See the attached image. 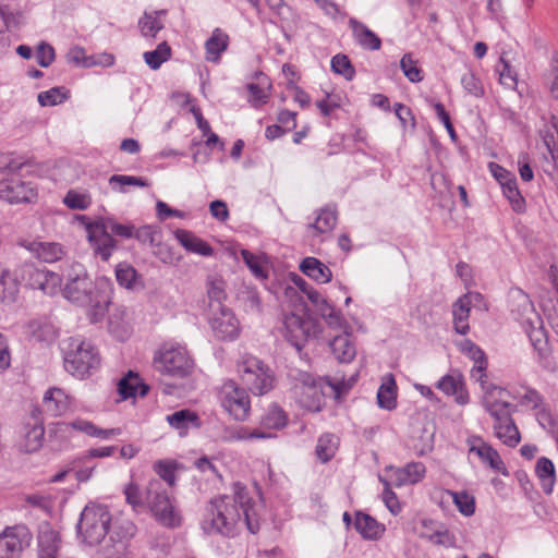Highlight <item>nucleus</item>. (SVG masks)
<instances>
[{
	"label": "nucleus",
	"mask_w": 558,
	"mask_h": 558,
	"mask_svg": "<svg viewBox=\"0 0 558 558\" xmlns=\"http://www.w3.org/2000/svg\"><path fill=\"white\" fill-rule=\"evenodd\" d=\"M396 389L397 385L393 376L391 374L387 375L377 392V402L380 408L386 410H392L396 408Z\"/></svg>",
	"instance_id": "obj_33"
},
{
	"label": "nucleus",
	"mask_w": 558,
	"mask_h": 558,
	"mask_svg": "<svg viewBox=\"0 0 558 558\" xmlns=\"http://www.w3.org/2000/svg\"><path fill=\"white\" fill-rule=\"evenodd\" d=\"M63 203L70 209L85 210L90 206L92 198H90L89 194H87V193H80L74 190H70L65 194V196L63 198Z\"/></svg>",
	"instance_id": "obj_53"
},
{
	"label": "nucleus",
	"mask_w": 558,
	"mask_h": 558,
	"mask_svg": "<svg viewBox=\"0 0 558 558\" xmlns=\"http://www.w3.org/2000/svg\"><path fill=\"white\" fill-rule=\"evenodd\" d=\"M207 296L209 299L211 310L225 307L222 302L226 300L227 294L225 290V281L221 279H209L207 281Z\"/></svg>",
	"instance_id": "obj_42"
},
{
	"label": "nucleus",
	"mask_w": 558,
	"mask_h": 558,
	"mask_svg": "<svg viewBox=\"0 0 558 558\" xmlns=\"http://www.w3.org/2000/svg\"><path fill=\"white\" fill-rule=\"evenodd\" d=\"M59 534L47 527L38 535V558H58Z\"/></svg>",
	"instance_id": "obj_26"
},
{
	"label": "nucleus",
	"mask_w": 558,
	"mask_h": 558,
	"mask_svg": "<svg viewBox=\"0 0 558 558\" xmlns=\"http://www.w3.org/2000/svg\"><path fill=\"white\" fill-rule=\"evenodd\" d=\"M229 37L220 28H215L211 36L206 40L205 48L208 61H218L220 54L227 50Z\"/></svg>",
	"instance_id": "obj_29"
},
{
	"label": "nucleus",
	"mask_w": 558,
	"mask_h": 558,
	"mask_svg": "<svg viewBox=\"0 0 558 558\" xmlns=\"http://www.w3.org/2000/svg\"><path fill=\"white\" fill-rule=\"evenodd\" d=\"M349 27L352 31L355 41L365 50H379L381 47L380 38L371 31L365 24L354 17L349 19Z\"/></svg>",
	"instance_id": "obj_19"
},
{
	"label": "nucleus",
	"mask_w": 558,
	"mask_h": 558,
	"mask_svg": "<svg viewBox=\"0 0 558 558\" xmlns=\"http://www.w3.org/2000/svg\"><path fill=\"white\" fill-rule=\"evenodd\" d=\"M155 473L159 476V481L162 483L166 482L170 487L175 484V463L171 461L158 460L154 463L153 466Z\"/></svg>",
	"instance_id": "obj_52"
},
{
	"label": "nucleus",
	"mask_w": 558,
	"mask_h": 558,
	"mask_svg": "<svg viewBox=\"0 0 558 558\" xmlns=\"http://www.w3.org/2000/svg\"><path fill=\"white\" fill-rule=\"evenodd\" d=\"M134 228L133 225L119 223L111 218H100L88 225V240L95 254L107 262L117 248V242L112 234L123 239H132Z\"/></svg>",
	"instance_id": "obj_4"
},
{
	"label": "nucleus",
	"mask_w": 558,
	"mask_h": 558,
	"mask_svg": "<svg viewBox=\"0 0 558 558\" xmlns=\"http://www.w3.org/2000/svg\"><path fill=\"white\" fill-rule=\"evenodd\" d=\"M500 65L501 69H498L500 83L509 88H514L517 85L515 72L504 57L500 58Z\"/></svg>",
	"instance_id": "obj_60"
},
{
	"label": "nucleus",
	"mask_w": 558,
	"mask_h": 558,
	"mask_svg": "<svg viewBox=\"0 0 558 558\" xmlns=\"http://www.w3.org/2000/svg\"><path fill=\"white\" fill-rule=\"evenodd\" d=\"M535 416L538 424L558 441V416L545 404L536 410Z\"/></svg>",
	"instance_id": "obj_44"
},
{
	"label": "nucleus",
	"mask_w": 558,
	"mask_h": 558,
	"mask_svg": "<svg viewBox=\"0 0 558 558\" xmlns=\"http://www.w3.org/2000/svg\"><path fill=\"white\" fill-rule=\"evenodd\" d=\"M171 57V48L167 41L160 43L155 50L146 51L143 58L151 70H158Z\"/></svg>",
	"instance_id": "obj_38"
},
{
	"label": "nucleus",
	"mask_w": 558,
	"mask_h": 558,
	"mask_svg": "<svg viewBox=\"0 0 558 558\" xmlns=\"http://www.w3.org/2000/svg\"><path fill=\"white\" fill-rule=\"evenodd\" d=\"M69 407V399L65 392L60 388L49 389L43 399V409L51 416L63 414Z\"/></svg>",
	"instance_id": "obj_21"
},
{
	"label": "nucleus",
	"mask_w": 558,
	"mask_h": 558,
	"mask_svg": "<svg viewBox=\"0 0 558 558\" xmlns=\"http://www.w3.org/2000/svg\"><path fill=\"white\" fill-rule=\"evenodd\" d=\"M326 384L332 389L336 399H341L354 386L357 380V375H352L348 379L339 377H326Z\"/></svg>",
	"instance_id": "obj_49"
},
{
	"label": "nucleus",
	"mask_w": 558,
	"mask_h": 558,
	"mask_svg": "<svg viewBox=\"0 0 558 558\" xmlns=\"http://www.w3.org/2000/svg\"><path fill=\"white\" fill-rule=\"evenodd\" d=\"M136 269L128 263H120L116 267V278L121 287L134 289L137 281Z\"/></svg>",
	"instance_id": "obj_46"
},
{
	"label": "nucleus",
	"mask_w": 558,
	"mask_h": 558,
	"mask_svg": "<svg viewBox=\"0 0 558 558\" xmlns=\"http://www.w3.org/2000/svg\"><path fill=\"white\" fill-rule=\"evenodd\" d=\"M21 245L44 263H54L60 260L65 254L63 246L57 242L34 240L23 241L21 242Z\"/></svg>",
	"instance_id": "obj_17"
},
{
	"label": "nucleus",
	"mask_w": 558,
	"mask_h": 558,
	"mask_svg": "<svg viewBox=\"0 0 558 558\" xmlns=\"http://www.w3.org/2000/svg\"><path fill=\"white\" fill-rule=\"evenodd\" d=\"M109 184L112 190L125 193V185L145 187L148 186V182L141 177L113 174L109 178Z\"/></svg>",
	"instance_id": "obj_48"
},
{
	"label": "nucleus",
	"mask_w": 558,
	"mask_h": 558,
	"mask_svg": "<svg viewBox=\"0 0 558 558\" xmlns=\"http://www.w3.org/2000/svg\"><path fill=\"white\" fill-rule=\"evenodd\" d=\"M243 307L246 312L259 314L262 312V301L258 293L254 290H248L242 298Z\"/></svg>",
	"instance_id": "obj_64"
},
{
	"label": "nucleus",
	"mask_w": 558,
	"mask_h": 558,
	"mask_svg": "<svg viewBox=\"0 0 558 558\" xmlns=\"http://www.w3.org/2000/svg\"><path fill=\"white\" fill-rule=\"evenodd\" d=\"M175 236L180 244L189 252L199 254L202 256H211L214 254L213 247L197 238L192 232L186 230H178Z\"/></svg>",
	"instance_id": "obj_25"
},
{
	"label": "nucleus",
	"mask_w": 558,
	"mask_h": 558,
	"mask_svg": "<svg viewBox=\"0 0 558 558\" xmlns=\"http://www.w3.org/2000/svg\"><path fill=\"white\" fill-rule=\"evenodd\" d=\"M450 495L452 496L453 502L458 507L459 511L469 517L472 515L475 511V501L472 496L466 494L465 492L461 493H453L450 492Z\"/></svg>",
	"instance_id": "obj_57"
},
{
	"label": "nucleus",
	"mask_w": 558,
	"mask_h": 558,
	"mask_svg": "<svg viewBox=\"0 0 558 558\" xmlns=\"http://www.w3.org/2000/svg\"><path fill=\"white\" fill-rule=\"evenodd\" d=\"M487 364V359L476 361L471 369V378L481 385L483 392L487 390V387L494 386L493 384H488L486 380Z\"/></svg>",
	"instance_id": "obj_59"
},
{
	"label": "nucleus",
	"mask_w": 558,
	"mask_h": 558,
	"mask_svg": "<svg viewBox=\"0 0 558 558\" xmlns=\"http://www.w3.org/2000/svg\"><path fill=\"white\" fill-rule=\"evenodd\" d=\"M26 165L28 162L10 160L7 163H0V169L17 173ZM36 197L37 192L33 184L21 180L16 174L0 181V199L9 204L32 203Z\"/></svg>",
	"instance_id": "obj_8"
},
{
	"label": "nucleus",
	"mask_w": 558,
	"mask_h": 558,
	"mask_svg": "<svg viewBox=\"0 0 558 558\" xmlns=\"http://www.w3.org/2000/svg\"><path fill=\"white\" fill-rule=\"evenodd\" d=\"M31 542L32 534L25 525L5 527L0 533V558H21Z\"/></svg>",
	"instance_id": "obj_12"
},
{
	"label": "nucleus",
	"mask_w": 558,
	"mask_h": 558,
	"mask_svg": "<svg viewBox=\"0 0 558 558\" xmlns=\"http://www.w3.org/2000/svg\"><path fill=\"white\" fill-rule=\"evenodd\" d=\"M69 98V90L64 87H52L46 92H41L37 96L40 106H56L62 104Z\"/></svg>",
	"instance_id": "obj_47"
},
{
	"label": "nucleus",
	"mask_w": 558,
	"mask_h": 558,
	"mask_svg": "<svg viewBox=\"0 0 558 558\" xmlns=\"http://www.w3.org/2000/svg\"><path fill=\"white\" fill-rule=\"evenodd\" d=\"M511 300L513 301V305L518 304L521 317L524 319V324L533 325L534 323H541L539 316L535 313L533 303L531 302L529 295L524 293L522 290L517 289L511 292Z\"/></svg>",
	"instance_id": "obj_28"
},
{
	"label": "nucleus",
	"mask_w": 558,
	"mask_h": 558,
	"mask_svg": "<svg viewBox=\"0 0 558 558\" xmlns=\"http://www.w3.org/2000/svg\"><path fill=\"white\" fill-rule=\"evenodd\" d=\"M126 502L134 510L148 507L156 520L165 526L177 527L181 524V515L175 510L170 496L159 480H150L145 492L133 482L124 488Z\"/></svg>",
	"instance_id": "obj_2"
},
{
	"label": "nucleus",
	"mask_w": 558,
	"mask_h": 558,
	"mask_svg": "<svg viewBox=\"0 0 558 558\" xmlns=\"http://www.w3.org/2000/svg\"><path fill=\"white\" fill-rule=\"evenodd\" d=\"M494 429L496 437L505 445L515 447L520 442V433L511 415H508L505 421H495Z\"/></svg>",
	"instance_id": "obj_27"
},
{
	"label": "nucleus",
	"mask_w": 558,
	"mask_h": 558,
	"mask_svg": "<svg viewBox=\"0 0 558 558\" xmlns=\"http://www.w3.org/2000/svg\"><path fill=\"white\" fill-rule=\"evenodd\" d=\"M154 368L162 375L184 377L193 368V361L182 347L163 345L155 354Z\"/></svg>",
	"instance_id": "obj_9"
},
{
	"label": "nucleus",
	"mask_w": 558,
	"mask_h": 558,
	"mask_svg": "<svg viewBox=\"0 0 558 558\" xmlns=\"http://www.w3.org/2000/svg\"><path fill=\"white\" fill-rule=\"evenodd\" d=\"M283 329L286 339L296 350H301L310 335L311 322L294 313L284 315Z\"/></svg>",
	"instance_id": "obj_15"
},
{
	"label": "nucleus",
	"mask_w": 558,
	"mask_h": 558,
	"mask_svg": "<svg viewBox=\"0 0 558 558\" xmlns=\"http://www.w3.org/2000/svg\"><path fill=\"white\" fill-rule=\"evenodd\" d=\"M20 282L21 278L17 274V268L12 274L8 268L3 267L0 275V300L5 303L15 302L20 291Z\"/></svg>",
	"instance_id": "obj_20"
},
{
	"label": "nucleus",
	"mask_w": 558,
	"mask_h": 558,
	"mask_svg": "<svg viewBox=\"0 0 558 558\" xmlns=\"http://www.w3.org/2000/svg\"><path fill=\"white\" fill-rule=\"evenodd\" d=\"M165 14V10L145 12L143 17L138 21L142 35L145 37H156L157 33L163 28L160 16Z\"/></svg>",
	"instance_id": "obj_35"
},
{
	"label": "nucleus",
	"mask_w": 558,
	"mask_h": 558,
	"mask_svg": "<svg viewBox=\"0 0 558 558\" xmlns=\"http://www.w3.org/2000/svg\"><path fill=\"white\" fill-rule=\"evenodd\" d=\"M331 69L335 73L352 80L355 71L348 56L338 53L331 59Z\"/></svg>",
	"instance_id": "obj_54"
},
{
	"label": "nucleus",
	"mask_w": 558,
	"mask_h": 558,
	"mask_svg": "<svg viewBox=\"0 0 558 558\" xmlns=\"http://www.w3.org/2000/svg\"><path fill=\"white\" fill-rule=\"evenodd\" d=\"M247 89L250 92V102L252 106L259 108L267 102L269 94L258 84L250 83Z\"/></svg>",
	"instance_id": "obj_63"
},
{
	"label": "nucleus",
	"mask_w": 558,
	"mask_h": 558,
	"mask_svg": "<svg viewBox=\"0 0 558 558\" xmlns=\"http://www.w3.org/2000/svg\"><path fill=\"white\" fill-rule=\"evenodd\" d=\"M287 423L288 416L286 412L276 404L270 405L262 417V425L266 428L281 429Z\"/></svg>",
	"instance_id": "obj_40"
},
{
	"label": "nucleus",
	"mask_w": 558,
	"mask_h": 558,
	"mask_svg": "<svg viewBox=\"0 0 558 558\" xmlns=\"http://www.w3.org/2000/svg\"><path fill=\"white\" fill-rule=\"evenodd\" d=\"M293 386L294 395L302 407L313 412L322 410L323 395L315 384L313 376L306 372H298Z\"/></svg>",
	"instance_id": "obj_13"
},
{
	"label": "nucleus",
	"mask_w": 558,
	"mask_h": 558,
	"mask_svg": "<svg viewBox=\"0 0 558 558\" xmlns=\"http://www.w3.org/2000/svg\"><path fill=\"white\" fill-rule=\"evenodd\" d=\"M45 429L41 424H34L24 436L23 449L26 452H35L43 446Z\"/></svg>",
	"instance_id": "obj_43"
},
{
	"label": "nucleus",
	"mask_w": 558,
	"mask_h": 558,
	"mask_svg": "<svg viewBox=\"0 0 558 558\" xmlns=\"http://www.w3.org/2000/svg\"><path fill=\"white\" fill-rule=\"evenodd\" d=\"M338 447L339 438L335 434L325 433L317 440L315 454L320 462L326 463L335 457Z\"/></svg>",
	"instance_id": "obj_30"
},
{
	"label": "nucleus",
	"mask_w": 558,
	"mask_h": 558,
	"mask_svg": "<svg viewBox=\"0 0 558 558\" xmlns=\"http://www.w3.org/2000/svg\"><path fill=\"white\" fill-rule=\"evenodd\" d=\"M422 537H425L430 543L444 546V547H454L456 546V537L449 530L445 527H440L435 530L430 534H422Z\"/></svg>",
	"instance_id": "obj_55"
},
{
	"label": "nucleus",
	"mask_w": 558,
	"mask_h": 558,
	"mask_svg": "<svg viewBox=\"0 0 558 558\" xmlns=\"http://www.w3.org/2000/svg\"><path fill=\"white\" fill-rule=\"evenodd\" d=\"M242 257L246 266L250 268L252 274L258 279L267 278V270L264 268L258 256L248 252L247 250L242 251Z\"/></svg>",
	"instance_id": "obj_58"
},
{
	"label": "nucleus",
	"mask_w": 558,
	"mask_h": 558,
	"mask_svg": "<svg viewBox=\"0 0 558 558\" xmlns=\"http://www.w3.org/2000/svg\"><path fill=\"white\" fill-rule=\"evenodd\" d=\"M213 314L209 324L216 337L221 340H232L239 333V322L228 307L217 310Z\"/></svg>",
	"instance_id": "obj_16"
},
{
	"label": "nucleus",
	"mask_w": 558,
	"mask_h": 558,
	"mask_svg": "<svg viewBox=\"0 0 558 558\" xmlns=\"http://www.w3.org/2000/svg\"><path fill=\"white\" fill-rule=\"evenodd\" d=\"M21 281L32 289L43 291L47 295H54L61 287V277L48 269H40L33 263H23L17 267Z\"/></svg>",
	"instance_id": "obj_11"
},
{
	"label": "nucleus",
	"mask_w": 558,
	"mask_h": 558,
	"mask_svg": "<svg viewBox=\"0 0 558 558\" xmlns=\"http://www.w3.org/2000/svg\"><path fill=\"white\" fill-rule=\"evenodd\" d=\"M167 422L171 427L179 430H186L190 427L199 426V417L197 414L187 409L175 411L174 413L167 415Z\"/></svg>",
	"instance_id": "obj_34"
},
{
	"label": "nucleus",
	"mask_w": 558,
	"mask_h": 558,
	"mask_svg": "<svg viewBox=\"0 0 558 558\" xmlns=\"http://www.w3.org/2000/svg\"><path fill=\"white\" fill-rule=\"evenodd\" d=\"M233 495H220L211 498L206 506L202 527L207 534L232 536L236 526L243 522L252 534L259 531V518L255 502L248 496L247 488L240 482L232 486Z\"/></svg>",
	"instance_id": "obj_1"
},
{
	"label": "nucleus",
	"mask_w": 558,
	"mask_h": 558,
	"mask_svg": "<svg viewBox=\"0 0 558 558\" xmlns=\"http://www.w3.org/2000/svg\"><path fill=\"white\" fill-rule=\"evenodd\" d=\"M379 482H386L389 486L401 487L410 484L403 468H395L389 465L385 469V475H379Z\"/></svg>",
	"instance_id": "obj_51"
},
{
	"label": "nucleus",
	"mask_w": 558,
	"mask_h": 558,
	"mask_svg": "<svg viewBox=\"0 0 558 558\" xmlns=\"http://www.w3.org/2000/svg\"><path fill=\"white\" fill-rule=\"evenodd\" d=\"M468 444L470 446V452L476 453L477 457L493 470L505 473V464L499 453L481 437H470Z\"/></svg>",
	"instance_id": "obj_18"
},
{
	"label": "nucleus",
	"mask_w": 558,
	"mask_h": 558,
	"mask_svg": "<svg viewBox=\"0 0 558 558\" xmlns=\"http://www.w3.org/2000/svg\"><path fill=\"white\" fill-rule=\"evenodd\" d=\"M463 386L461 376L446 375L437 384V388L451 396Z\"/></svg>",
	"instance_id": "obj_62"
},
{
	"label": "nucleus",
	"mask_w": 558,
	"mask_h": 558,
	"mask_svg": "<svg viewBox=\"0 0 558 558\" xmlns=\"http://www.w3.org/2000/svg\"><path fill=\"white\" fill-rule=\"evenodd\" d=\"M238 373L242 383L254 395H265L274 388V373L256 356L245 354L238 362Z\"/></svg>",
	"instance_id": "obj_7"
},
{
	"label": "nucleus",
	"mask_w": 558,
	"mask_h": 558,
	"mask_svg": "<svg viewBox=\"0 0 558 558\" xmlns=\"http://www.w3.org/2000/svg\"><path fill=\"white\" fill-rule=\"evenodd\" d=\"M149 386L142 383L138 375L130 371L118 383V391L122 399H129L136 395L144 397L148 393Z\"/></svg>",
	"instance_id": "obj_23"
},
{
	"label": "nucleus",
	"mask_w": 558,
	"mask_h": 558,
	"mask_svg": "<svg viewBox=\"0 0 558 558\" xmlns=\"http://www.w3.org/2000/svg\"><path fill=\"white\" fill-rule=\"evenodd\" d=\"M538 133L547 149L556 147L558 145V119L554 116L549 120L543 119Z\"/></svg>",
	"instance_id": "obj_41"
},
{
	"label": "nucleus",
	"mask_w": 558,
	"mask_h": 558,
	"mask_svg": "<svg viewBox=\"0 0 558 558\" xmlns=\"http://www.w3.org/2000/svg\"><path fill=\"white\" fill-rule=\"evenodd\" d=\"M335 359L340 363H350L356 355V349L349 333L336 336L329 343Z\"/></svg>",
	"instance_id": "obj_22"
},
{
	"label": "nucleus",
	"mask_w": 558,
	"mask_h": 558,
	"mask_svg": "<svg viewBox=\"0 0 558 558\" xmlns=\"http://www.w3.org/2000/svg\"><path fill=\"white\" fill-rule=\"evenodd\" d=\"M536 474L539 477L542 488L545 494L553 492L555 483V466L554 463L545 457L538 459L536 463Z\"/></svg>",
	"instance_id": "obj_36"
},
{
	"label": "nucleus",
	"mask_w": 558,
	"mask_h": 558,
	"mask_svg": "<svg viewBox=\"0 0 558 558\" xmlns=\"http://www.w3.org/2000/svg\"><path fill=\"white\" fill-rule=\"evenodd\" d=\"M401 70L410 82L417 83L423 80L422 71L410 53H405L400 61Z\"/></svg>",
	"instance_id": "obj_56"
},
{
	"label": "nucleus",
	"mask_w": 558,
	"mask_h": 558,
	"mask_svg": "<svg viewBox=\"0 0 558 558\" xmlns=\"http://www.w3.org/2000/svg\"><path fill=\"white\" fill-rule=\"evenodd\" d=\"M111 520V513L106 505L88 502L76 524L78 539L89 546L99 544L108 534Z\"/></svg>",
	"instance_id": "obj_5"
},
{
	"label": "nucleus",
	"mask_w": 558,
	"mask_h": 558,
	"mask_svg": "<svg viewBox=\"0 0 558 558\" xmlns=\"http://www.w3.org/2000/svg\"><path fill=\"white\" fill-rule=\"evenodd\" d=\"M354 527L364 538L368 539L379 537L383 532L381 525L374 518L363 512H356Z\"/></svg>",
	"instance_id": "obj_32"
},
{
	"label": "nucleus",
	"mask_w": 558,
	"mask_h": 558,
	"mask_svg": "<svg viewBox=\"0 0 558 558\" xmlns=\"http://www.w3.org/2000/svg\"><path fill=\"white\" fill-rule=\"evenodd\" d=\"M37 63L43 68H48L54 60V49L47 43H40L36 51Z\"/></svg>",
	"instance_id": "obj_61"
},
{
	"label": "nucleus",
	"mask_w": 558,
	"mask_h": 558,
	"mask_svg": "<svg viewBox=\"0 0 558 558\" xmlns=\"http://www.w3.org/2000/svg\"><path fill=\"white\" fill-rule=\"evenodd\" d=\"M100 357L95 347L87 341L71 338L64 354V367L75 377L84 378L99 367Z\"/></svg>",
	"instance_id": "obj_6"
},
{
	"label": "nucleus",
	"mask_w": 558,
	"mask_h": 558,
	"mask_svg": "<svg viewBox=\"0 0 558 558\" xmlns=\"http://www.w3.org/2000/svg\"><path fill=\"white\" fill-rule=\"evenodd\" d=\"M508 395L498 386H489L484 391L482 404L495 421H505L508 415H511L512 404L506 399Z\"/></svg>",
	"instance_id": "obj_14"
},
{
	"label": "nucleus",
	"mask_w": 558,
	"mask_h": 558,
	"mask_svg": "<svg viewBox=\"0 0 558 558\" xmlns=\"http://www.w3.org/2000/svg\"><path fill=\"white\" fill-rule=\"evenodd\" d=\"M337 222L336 211L330 208H323L315 222L310 225L311 228L315 229L319 233H324L333 229Z\"/></svg>",
	"instance_id": "obj_50"
},
{
	"label": "nucleus",
	"mask_w": 558,
	"mask_h": 558,
	"mask_svg": "<svg viewBox=\"0 0 558 558\" xmlns=\"http://www.w3.org/2000/svg\"><path fill=\"white\" fill-rule=\"evenodd\" d=\"M221 407L236 421L247 420L251 411L250 397L244 388L233 380H227L218 391Z\"/></svg>",
	"instance_id": "obj_10"
},
{
	"label": "nucleus",
	"mask_w": 558,
	"mask_h": 558,
	"mask_svg": "<svg viewBox=\"0 0 558 558\" xmlns=\"http://www.w3.org/2000/svg\"><path fill=\"white\" fill-rule=\"evenodd\" d=\"M109 281L101 279L93 281L85 267L80 263H72L65 274V283L61 289L63 296L80 306H87L96 295L109 289Z\"/></svg>",
	"instance_id": "obj_3"
},
{
	"label": "nucleus",
	"mask_w": 558,
	"mask_h": 558,
	"mask_svg": "<svg viewBox=\"0 0 558 558\" xmlns=\"http://www.w3.org/2000/svg\"><path fill=\"white\" fill-rule=\"evenodd\" d=\"M535 324L536 323H534L533 325H527L529 329H526V332L529 335L532 345L538 353L539 357L542 360H546L549 354V347L546 333L541 325L535 326Z\"/></svg>",
	"instance_id": "obj_37"
},
{
	"label": "nucleus",
	"mask_w": 558,
	"mask_h": 558,
	"mask_svg": "<svg viewBox=\"0 0 558 558\" xmlns=\"http://www.w3.org/2000/svg\"><path fill=\"white\" fill-rule=\"evenodd\" d=\"M133 238L144 245L154 247L160 244L161 232L158 227L143 226L138 229L134 228Z\"/></svg>",
	"instance_id": "obj_45"
},
{
	"label": "nucleus",
	"mask_w": 558,
	"mask_h": 558,
	"mask_svg": "<svg viewBox=\"0 0 558 558\" xmlns=\"http://www.w3.org/2000/svg\"><path fill=\"white\" fill-rule=\"evenodd\" d=\"M300 270L318 283H327L332 278L329 267L316 257H305L300 264Z\"/></svg>",
	"instance_id": "obj_24"
},
{
	"label": "nucleus",
	"mask_w": 558,
	"mask_h": 558,
	"mask_svg": "<svg viewBox=\"0 0 558 558\" xmlns=\"http://www.w3.org/2000/svg\"><path fill=\"white\" fill-rule=\"evenodd\" d=\"M470 312L468 302L461 296L452 304L453 328L457 333L465 336L469 332Z\"/></svg>",
	"instance_id": "obj_31"
},
{
	"label": "nucleus",
	"mask_w": 558,
	"mask_h": 558,
	"mask_svg": "<svg viewBox=\"0 0 558 558\" xmlns=\"http://www.w3.org/2000/svg\"><path fill=\"white\" fill-rule=\"evenodd\" d=\"M96 298V300L87 304V306H90L88 318L93 324L101 322L106 315L108 304L110 303L109 289L104 290Z\"/></svg>",
	"instance_id": "obj_39"
}]
</instances>
